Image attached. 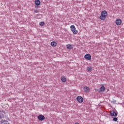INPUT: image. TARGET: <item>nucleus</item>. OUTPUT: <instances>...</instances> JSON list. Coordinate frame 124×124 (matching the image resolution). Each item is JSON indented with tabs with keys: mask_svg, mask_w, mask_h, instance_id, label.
<instances>
[{
	"mask_svg": "<svg viewBox=\"0 0 124 124\" xmlns=\"http://www.w3.org/2000/svg\"><path fill=\"white\" fill-rule=\"evenodd\" d=\"M108 14H107V11L104 10L101 12V16L99 17L100 20H102V21H104L105 19H106V17H107Z\"/></svg>",
	"mask_w": 124,
	"mask_h": 124,
	"instance_id": "nucleus-1",
	"label": "nucleus"
},
{
	"mask_svg": "<svg viewBox=\"0 0 124 124\" xmlns=\"http://www.w3.org/2000/svg\"><path fill=\"white\" fill-rule=\"evenodd\" d=\"M70 28L71 31H72L74 34H77L78 33V31L76 30V28L74 25H71Z\"/></svg>",
	"mask_w": 124,
	"mask_h": 124,
	"instance_id": "nucleus-2",
	"label": "nucleus"
},
{
	"mask_svg": "<svg viewBox=\"0 0 124 124\" xmlns=\"http://www.w3.org/2000/svg\"><path fill=\"white\" fill-rule=\"evenodd\" d=\"M77 100L79 103H82V102H83V101H84V99L82 97V96H78L77 97Z\"/></svg>",
	"mask_w": 124,
	"mask_h": 124,
	"instance_id": "nucleus-3",
	"label": "nucleus"
},
{
	"mask_svg": "<svg viewBox=\"0 0 124 124\" xmlns=\"http://www.w3.org/2000/svg\"><path fill=\"white\" fill-rule=\"evenodd\" d=\"M110 115L111 117H117L118 116V112H116L115 110L111 111Z\"/></svg>",
	"mask_w": 124,
	"mask_h": 124,
	"instance_id": "nucleus-4",
	"label": "nucleus"
},
{
	"mask_svg": "<svg viewBox=\"0 0 124 124\" xmlns=\"http://www.w3.org/2000/svg\"><path fill=\"white\" fill-rule=\"evenodd\" d=\"M38 119L39 121L42 122V121H44L45 120V116L42 115H39L38 116Z\"/></svg>",
	"mask_w": 124,
	"mask_h": 124,
	"instance_id": "nucleus-5",
	"label": "nucleus"
},
{
	"mask_svg": "<svg viewBox=\"0 0 124 124\" xmlns=\"http://www.w3.org/2000/svg\"><path fill=\"white\" fill-rule=\"evenodd\" d=\"M84 58L86 60H88V61H91L92 56H91V54H87L84 56Z\"/></svg>",
	"mask_w": 124,
	"mask_h": 124,
	"instance_id": "nucleus-6",
	"label": "nucleus"
},
{
	"mask_svg": "<svg viewBox=\"0 0 124 124\" xmlns=\"http://www.w3.org/2000/svg\"><path fill=\"white\" fill-rule=\"evenodd\" d=\"M115 24L117 26H120V25H122V20L120 19H117L115 21Z\"/></svg>",
	"mask_w": 124,
	"mask_h": 124,
	"instance_id": "nucleus-7",
	"label": "nucleus"
},
{
	"mask_svg": "<svg viewBox=\"0 0 124 124\" xmlns=\"http://www.w3.org/2000/svg\"><path fill=\"white\" fill-rule=\"evenodd\" d=\"M83 90L85 93H89V92H90V88L88 86L84 87Z\"/></svg>",
	"mask_w": 124,
	"mask_h": 124,
	"instance_id": "nucleus-8",
	"label": "nucleus"
},
{
	"mask_svg": "<svg viewBox=\"0 0 124 124\" xmlns=\"http://www.w3.org/2000/svg\"><path fill=\"white\" fill-rule=\"evenodd\" d=\"M0 124H10L8 123V121L6 120H2L0 122Z\"/></svg>",
	"mask_w": 124,
	"mask_h": 124,
	"instance_id": "nucleus-9",
	"label": "nucleus"
},
{
	"mask_svg": "<svg viewBox=\"0 0 124 124\" xmlns=\"http://www.w3.org/2000/svg\"><path fill=\"white\" fill-rule=\"evenodd\" d=\"M40 0H35V4L37 5V6H38V5H40Z\"/></svg>",
	"mask_w": 124,
	"mask_h": 124,
	"instance_id": "nucleus-10",
	"label": "nucleus"
},
{
	"mask_svg": "<svg viewBox=\"0 0 124 124\" xmlns=\"http://www.w3.org/2000/svg\"><path fill=\"white\" fill-rule=\"evenodd\" d=\"M66 48L67 49H69V50H71L73 49V46L71 45H66Z\"/></svg>",
	"mask_w": 124,
	"mask_h": 124,
	"instance_id": "nucleus-11",
	"label": "nucleus"
},
{
	"mask_svg": "<svg viewBox=\"0 0 124 124\" xmlns=\"http://www.w3.org/2000/svg\"><path fill=\"white\" fill-rule=\"evenodd\" d=\"M50 44L53 47H56L57 46V43L55 41L52 42Z\"/></svg>",
	"mask_w": 124,
	"mask_h": 124,
	"instance_id": "nucleus-12",
	"label": "nucleus"
},
{
	"mask_svg": "<svg viewBox=\"0 0 124 124\" xmlns=\"http://www.w3.org/2000/svg\"><path fill=\"white\" fill-rule=\"evenodd\" d=\"M61 81L63 83H65V82L66 81V78H65L64 77H61Z\"/></svg>",
	"mask_w": 124,
	"mask_h": 124,
	"instance_id": "nucleus-13",
	"label": "nucleus"
},
{
	"mask_svg": "<svg viewBox=\"0 0 124 124\" xmlns=\"http://www.w3.org/2000/svg\"><path fill=\"white\" fill-rule=\"evenodd\" d=\"M105 91V87L104 86H101L100 88L99 92H104Z\"/></svg>",
	"mask_w": 124,
	"mask_h": 124,
	"instance_id": "nucleus-14",
	"label": "nucleus"
},
{
	"mask_svg": "<svg viewBox=\"0 0 124 124\" xmlns=\"http://www.w3.org/2000/svg\"><path fill=\"white\" fill-rule=\"evenodd\" d=\"M87 70H88V72H91V71H92V70H93V67H92V66L88 67Z\"/></svg>",
	"mask_w": 124,
	"mask_h": 124,
	"instance_id": "nucleus-15",
	"label": "nucleus"
},
{
	"mask_svg": "<svg viewBox=\"0 0 124 124\" xmlns=\"http://www.w3.org/2000/svg\"><path fill=\"white\" fill-rule=\"evenodd\" d=\"M39 25L41 27H43L45 25V23H44V21H42L39 23Z\"/></svg>",
	"mask_w": 124,
	"mask_h": 124,
	"instance_id": "nucleus-16",
	"label": "nucleus"
},
{
	"mask_svg": "<svg viewBox=\"0 0 124 124\" xmlns=\"http://www.w3.org/2000/svg\"><path fill=\"white\" fill-rule=\"evenodd\" d=\"M112 120L113 121V122H117V121H118V118L114 117L112 119Z\"/></svg>",
	"mask_w": 124,
	"mask_h": 124,
	"instance_id": "nucleus-17",
	"label": "nucleus"
},
{
	"mask_svg": "<svg viewBox=\"0 0 124 124\" xmlns=\"http://www.w3.org/2000/svg\"><path fill=\"white\" fill-rule=\"evenodd\" d=\"M34 12H35V13H38V12H39V11H38V10H34Z\"/></svg>",
	"mask_w": 124,
	"mask_h": 124,
	"instance_id": "nucleus-18",
	"label": "nucleus"
},
{
	"mask_svg": "<svg viewBox=\"0 0 124 124\" xmlns=\"http://www.w3.org/2000/svg\"><path fill=\"white\" fill-rule=\"evenodd\" d=\"M116 102H117L116 100H114L112 101V103H116Z\"/></svg>",
	"mask_w": 124,
	"mask_h": 124,
	"instance_id": "nucleus-19",
	"label": "nucleus"
},
{
	"mask_svg": "<svg viewBox=\"0 0 124 124\" xmlns=\"http://www.w3.org/2000/svg\"><path fill=\"white\" fill-rule=\"evenodd\" d=\"M1 112H2V113H4V111H3V110L2 111L0 110V113H1Z\"/></svg>",
	"mask_w": 124,
	"mask_h": 124,
	"instance_id": "nucleus-20",
	"label": "nucleus"
},
{
	"mask_svg": "<svg viewBox=\"0 0 124 124\" xmlns=\"http://www.w3.org/2000/svg\"><path fill=\"white\" fill-rule=\"evenodd\" d=\"M1 114H0V119H1Z\"/></svg>",
	"mask_w": 124,
	"mask_h": 124,
	"instance_id": "nucleus-21",
	"label": "nucleus"
},
{
	"mask_svg": "<svg viewBox=\"0 0 124 124\" xmlns=\"http://www.w3.org/2000/svg\"><path fill=\"white\" fill-rule=\"evenodd\" d=\"M36 8H38V7H37L36 6Z\"/></svg>",
	"mask_w": 124,
	"mask_h": 124,
	"instance_id": "nucleus-22",
	"label": "nucleus"
}]
</instances>
